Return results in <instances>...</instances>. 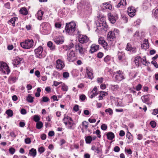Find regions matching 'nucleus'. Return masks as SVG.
<instances>
[{"label":"nucleus","mask_w":158,"mask_h":158,"mask_svg":"<svg viewBox=\"0 0 158 158\" xmlns=\"http://www.w3.org/2000/svg\"><path fill=\"white\" fill-rule=\"evenodd\" d=\"M108 26L106 22V18L104 17L100 19L98 24H97V29L96 31L100 34L106 32L108 30Z\"/></svg>","instance_id":"nucleus-1"},{"label":"nucleus","mask_w":158,"mask_h":158,"mask_svg":"<svg viewBox=\"0 0 158 158\" xmlns=\"http://www.w3.org/2000/svg\"><path fill=\"white\" fill-rule=\"evenodd\" d=\"M63 121L67 129L73 130L75 128L76 123H74L71 117L66 116L64 118Z\"/></svg>","instance_id":"nucleus-2"},{"label":"nucleus","mask_w":158,"mask_h":158,"mask_svg":"<svg viewBox=\"0 0 158 158\" xmlns=\"http://www.w3.org/2000/svg\"><path fill=\"white\" fill-rule=\"evenodd\" d=\"M76 24L75 22H71L66 23L65 29L67 33L69 35H72L75 31Z\"/></svg>","instance_id":"nucleus-3"},{"label":"nucleus","mask_w":158,"mask_h":158,"mask_svg":"<svg viewBox=\"0 0 158 158\" xmlns=\"http://www.w3.org/2000/svg\"><path fill=\"white\" fill-rule=\"evenodd\" d=\"M36 58L39 59L44 58L46 56V54L41 46H39L34 50Z\"/></svg>","instance_id":"nucleus-4"},{"label":"nucleus","mask_w":158,"mask_h":158,"mask_svg":"<svg viewBox=\"0 0 158 158\" xmlns=\"http://www.w3.org/2000/svg\"><path fill=\"white\" fill-rule=\"evenodd\" d=\"M34 42L32 40H26L20 43L21 46L23 48L29 49L34 46Z\"/></svg>","instance_id":"nucleus-5"},{"label":"nucleus","mask_w":158,"mask_h":158,"mask_svg":"<svg viewBox=\"0 0 158 158\" xmlns=\"http://www.w3.org/2000/svg\"><path fill=\"white\" fill-rule=\"evenodd\" d=\"M76 58L75 53L74 51L70 50L68 51L67 59L68 61L73 62L75 60Z\"/></svg>","instance_id":"nucleus-6"},{"label":"nucleus","mask_w":158,"mask_h":158,"mask_svg":"<svg viewBox=\"0 0 158 158\" xmlns=\"http://www.w3.org/2000/svg\"><path fill=\"white\" fill-rule=\"evenodd\" d=\"M0 71L4 74H8L10 72L8 66L6 63L3 62H0Z\"/></svg>","instance_id":"nucleus-7"},{"label":"nucleus","mask_w":158,"mask_h":158,"mask_svg":"<svg viewBox=\"0 0 158 158\" xmlns=\"http://www.w3.org/2000/svg\"><path fill=\"white\" fill-rule=\"evenodd\" d=\"M116 74L115 79L116 81H119L125 79L123 73L122 71H117L116 72Z\"/></svg>","instance_id":"nucleus-8"},{"label":"nucleus","mask_w":158,"mask_h":158,"mask_svg":"<svg viewBox=\"0 0 158 158\" xmlns=\"http://www.w3.org/2000/svg\"><path fill=\"white\" fill-rule=\"evenodd\" d=\"M56 68L59 70L63 69L65 66L64 61L60 59H58L56 61Z\"/></svg>","instance_id":"nucleus-9"},{"label":"nucleus","mask_w":158,"mask_h":158,"mask_svg":"<svg viewBox=\"0 0 158 158\" xmlns=\"http://www.w3.org/2000/svg\"><path fill=\"white\" fill-rule=\"evenodd\" d=\"M115 34L114 32L111 31H109L107 34V40L110 42L114 41L115 39Z\"/></svg>","instance_id":"nucleus-10"},{"label":"nucleus","mask_w":158,"mask_h":158,"mask_svg":"<svg viewBox=\"0 0 158 158\" xmlns=\"http://www.w3.org/2000/svg\"><path fill=\"white\" fill-rule=\"evenodd\" d=\"M118 57L119 60L120 62H122L126 64H127V62L125 57V53L124 52H119L118 53Z\"/></svg>","instance_id":"nucleus-11"},{"label":"nucleus","mask_w":158,"mask_h":158,"mask_svg":"<svg viewBox=\"0 0 158 158\" xmlns=\"http://www.w3.org/2000/svg\"><path fill=\"white\" fill-rule=\"evenodd\" d=\"M108 17L110 21L112 23H114L118 19L117 15H112L110 13L108 14Z\"/></svg>","instance_id":"nucleus-12"},{"label":"nucleus","mask_w":158,"mask_h":158,"mask_svg":"<svg viewBox=\"0 0 158 158\" xmlns=\"http://www.w3.org/2000/svg\"><path fill=\"white\" fill-rule=\"evenodd\" d=\"M75 48L77 50H78L79 53L81 55H83L85 51V49L83 48L82 44H78L75 46Z\"/></svg>","instance_id":"nucleus-13"},{"label":"nucleus","mask_w":158,"mask_h":158,"mask_svg":"<svg viewBox=\"0 0 158 158\" xmlns=\"http://www.w3.org/2000/svg\"><path fill=\"white\" fill-rule=\"evenodd\" d=\"M136 11L135 9L133 6L129 7L128 8L127 12L128 15L131 17H133L135 15Z\"/></svg>","instance_id":"nucleus-14"},{"label":"nucleus","mask_w":158,"mask_h":158,"mask_svg":"<svg viewBox=\"0 0 158 158\" xmlns=\"http://www.w3.org/2000/svg\"><path fill=\"white\" fill-rule=\"evenodd\" d=\"M78 40L81 44L87 43L89 40V38L86 35H80L79 36Z\"/></svg>","instance_id":"nucleus-15"},{"label":"nucleus","mask_w":158,"mask_h":158,"mask_svg":"<svg viewBox=\"0 0 158 158\" xmlns=\"http://www.w3.org/2000/svg\"><path fill=\"white\" fill-rule=\"evenodd\" d=\"M54 40L57 44H62L64 42V39L63 36H57L54 38Z\"/></svg>","instance_id":"nucleus-16"},{"label":"nucleus","mask_w":158,"mask_h":158,"mask_svg":"<svg viewBox=\"0 0 158 158\" xmlns=\"http://www.w3.org/2000/svg\"><path fill=\"white\" fill-rule=\"evenodd\" d=\"M126 50L128 51H130L133 53H135L136 52V48L135 47H132L130 43H127L126 48Z\"/></svg>","instance_id":"nucleus-17"},{"label":"nucleus","mask_w":158,"mask_h":158,"mask_svg":"<svg viewBox=\"0 0 158 158\" xmlns=\"http://www.w3.org/2000/svg\"><path fill=\"white\" fill-rule=\"evenodd\" d=\"M98 94V93L97 91V87L95 86L93 90L89 93V97L90 98H92L96 96Z\"/></svg>","instance_id":"nucleus-18"},{"label":"nucleus","mask_w":158,"mask_h":158,"mask_svg":"<svg viewBox=\"0 0 158 158\" xmlns=\"http://www.w3.org/2000/svg\"><path fill=\"white\" fill-rule=\"evenodd\" d=\"M99 46L95 44H93L91 46L90 49L89 50V52L92 53L97 51L99 49Z\"/></svg>","instance_id":"nucleus-19"},{"label":"nucleus","mask_w":158,"mask_h":158,"mask_svg":"<svg viewBox=\"0 0 158 158\" xmlns=\"http://www.w3.org/2000/svg\"><path fill=\"white\" fill-rule=\"evenodd\" d=\"M110 88L113 92H115L120 90V88L118 85H110Z\"/></svg>","instance_id":"nucleus-20"},{"label":"nucleus","mask_w":158,"mask_h":158,"mask_svg":"<svg viewBox=\"0 0 158 158\" xmlns=\"http://www.w3.org/2000/svg\"><path fill=\"white\" fill-rule=\"evenodd\" d=\"M42 26L43 30L45 32H46V31L49 29V24L46 22H44L42 23L41 25Z\"/></svg>","instance_id":"nucleus-21"},{"label":"nucleus","mask_w":158,"mask_h":158,"mask_svg":"<svg viewBox=\"0 0 158 158\" xmlns=\"http://www.w3.org/2000/svg\"><path fill=\"white\" fill-rule=\"evenodd\" d=\"M44 14V12L41 10H39L36 15V16L37 19L39 20H41L42 19L43 15Z\"/></svg>","instance_id":"nucleus-22"},{"label":"nucleus","mask_w":158,"mask_h":158,"mask_svg":"<svg viewBox=\"0 0 158 158\" xmlns=\"http://www.w3.org/2000/svg\"><path fill=\"white\" fill-rule=\"evenodd\" d=\"M80 5L82 6V8H85L86 7H89V3L86 0H82L80 2Z\"/></svg>","instance_id":"nucleus-23"},{"label":"nucleus","mask_w":158,"mask_h":158,"mask_svg":"<svg viewBox=\"0 0 158 158\" xmlns=\"http://www.w3.org/2000/svg\"><path fill=\"white\" fill-rule=\"evenodd\" d=\"M86 73L87 74L88 78L92 79L93 78V73L92 70L87 69H86Z\"/></svg>","instance_id":"nucleus-24"},{"label":"nucleus","mask_w":158,"mask_h":158,"mask_svg":"<svg viewBox=\"0 0 158 158\" xmlns=\"http://www.w3.org/2000/svg\"><path fill=\"white\" fill-rule=\"evenodd\" d=\"M22 59L19 57H16L14 59L13 62V64L15 67H17V65L20 64L21 61Z\"/></svg>","instance_id":"nucleus-25"},{"label":"nucleus","mask_w":158,"mask_h":158,"mask_svg":"<svg viewBox=\"0 0 158 158\" xmlns=\"http://www.w3.org/2000/svg\"><path fill=\"white\" fill-rule=\"evenodd\" d=\"M141 58L139 56H137L136 57L134 61L136 65L138 67L139 64L141 63Z\"/></svg>","instance_id":"nucleus-26"},{"label":"nucleus","mask_w":158,"mask_h":158,"mask_svg":"<svg viewBox=\"0 0 158 158\" xmlns=\"http://www.w3.org/2000/svg\"><path fill=\"white\" fill-rule=\"evenodd\" d=\"M102 8L103 9H108L110 10L112 9V6L110 4L106 3H103Z\"/></svg>","instance_id":"nucleus-27"},{"label":"nucleus","mask_w":158,"mask_h":158,"mask_svg":"<svg viewBox=\"0 0 158 158\" xmlns=\"http://www.w3.org/2000/svg\"><path fill=\"white\" fill-rule=\"evenodd\" d=\"M58 15L60 17H63L65 15V10L64 8L60 9L58 11Z\"/></svg>","instance_id":"nucleus-28"},{"label":"nucleus","mask_w":158,"mask_h":158,"mask_svg":"<svg viewBox=\"0 0 158 158\" xmlns=\"http://www.w3.org/2000/svg\"><path fill=\"white\" fill-rule=\"evenodd\" d=\"M126 5V0H121L118 4L117 5L118 8L122 7Z\"/></svg>","instance_id":"nucleus-29"},{"label":"nucleus","mask_w":158,"mask_h":158,"mask_svg":"<svg viewBox=\"0 0 158 158\" xmlns=\"http://www.w3.org/2000/svg\"><path fill=\"white\" fill-rule=\"evenodd\" d=\"M108 95V93L104 91H101L100 92V94L99 95V100H102L103 97Z\"/></svg>","instance_id":"nucleus-30"},{"label":"nucleus","mask_w":158,"mask_h":158,"mask_svg":"<svg viewBox=\"0 0 158 158\" xmlns=\"http://www.w3.org/2000/svg\"><path fill=\"white\" fill-rule=\"evenodd\" d=\"M29 154L31 156L35 157L36 155V149L32 148L29 151Z\"/></svg>","instance_id":"nucleus-31"},{"label":"nucleus","mask_w":158,"mask_h":158,"mask_svg":"<svg viewBox=\"0 0 158 158\" xmlns=\"http://www.w3.org/2000/svg\"><path fill=\"white\" fill-rule=\"evenodd\" d=\"M107 136L108 139L112 140L114 137V134L112 132H108L107 134Z\"/></svg>","instance_id":"nucleus-32"},{"label":"nucleus","mask_w":158,"mask_h":158,"mask_svg":"<svg viewBox=\"0 0 158 158\" xmlns=\"http://www.w3.org/2000/svg\"><path fill=\"white\" fill-rule=\"evenodd\" d=\"M19 12L21 14L24 15H26L27 14V10L25 7L21 8L19 10Z\"/></svg>","instance_id":"nucleus-33"},{"label":"nucleus","mask_w":158,"mask_h":158,"mask_svg":"<svg viewBox=\"0 0 158 158\" xmlns=\"http://www.w3.org/2000/svg\"><path fill=\"white\" fill-rule=\"evenodd\" d=\"M149 96V95H147L141 97V99L143 102L146 103L148 101Z\"/></svg>","instance_id":"nucleus-34"},{"label":"nucleus","mask_w":158,"mask_h":158,"mask_svg":"<svg viewBox=\"0 0 158 158\" xmlns=\"http://www.w3.org/2000/svg\"><path fill=\"white\" fill-rule=\"evenodd\" d=\"M91 149L98 154H99L101 152V150L99 149L98 147L95 146H92Z\"/></svg>","instance_id":"nucleus-35"},{"label":"nucleus","mask_w":158,"mask_h":158,"mask_svg":"<svg viewBox=\"0 0 158 158\" xmlns=\"http://www.w3.org/2000/svg\"><path fill=\"white\" fill-rule=\"evenodd\" d=\"M141 47L142 48L146 49L148 48L149 47V46L148 44V43L145 42V43L142 44L141 45Z\"/></svg>","instance_id":"nucleus-36"},{"label":"nucleus","mask_w":158,"mask_h":158,"mask_svg":"<svg viewBox=\"0 0 158 158\" xmlns=\"http://www.w3.org/2000/svg\"><path fill=\"white\" fill-rule=\"evenodd\" d=\"M18 20V18L16 17H15L12 18L9 21V22L11 23L13 26H14L15 25V22L16 20Z\"/></svg>","instance_id":"nucleus-37"},{"label":"nucleus","mask_w":158,"mask_h":158,"mask_svg":"<svg viewBox=\"0 0 158 158\" xmlns=\"http://www.w3.org/2000/svg\"><path fill=\"white\" fill-rule=\"evenodd\" d=\"M92 140V138L91 136H88L85 137V140L86 143H90Z\"/></svg>","instance_id":"nucleus-38"},{"label":"nucleus","mask_w":158,"mask_h":158,"mask_svg":"<svg viewBox=\"0 0 158 158\" xmlns=\"http://www.w3.org/2000/svg\"><path fill=\"white\" fill-rule=\"evenodd\" d=\"M106 50H108L109 49V47L106 41H105L101 44Z\"/></svg>","instance_id":"nucleus-39"},{"label":"nucleus","mask_w":158,"mask_h":158,"mask_svg":"<svg viewBox=\"0 0 158 158\" xmlns=\"http://www.w3.org/2000/svg\"><path fill=\"white\" fill-rule=\"evenodd\" d=\"M6 113L9 117L12 116L13 114L12 110L10 109L7 110L6 112Z\"/></svg>","instance_id":"nucleus-40"},{"label":"nucleus","mask_w":158,"mask_h":158,"mask_svg":"<svg viewBox=\"0 0 158 158\" xmlns=\"http://www.w3.org/2000/svg\"><path fill=\"white\" fill-rule=\"evenodd\" d=\"M43 124L40 121L37 122L36 124V127L37 129H41L43 127Z\"/></svg>","instance_id":"nucleus-41"},{"label":"nucleus","mask_w":158,"mask_h":158,"mask_svg":"<svg viewBox=\"0 0 158 158\" xmlns=\"http://www.w3.org/2000/svg\"><path fill=\"white\" fill-rule=\"evenodd\" d=\"M52 43L51 41H49L48 43V46L50 48L51 50H53L55 49V47L52 45Z\"/></svg>","instance_id":"nucleus-42"},{"label":"nucleus","mask_w":158,"mask_h":158,"mask_svg":"<svg viewBox=\"0 0 158 158\" xmlns=\"http://www.w3.org/2000/svg\"><path fill=\"white\" fill-rule=\"evenodd\" d=\"M34 98L31 95H29L27 98V101L30 103H32L33 102Z\"/></svg>","instance_id":"nucleus-43"},{"label":"nucleus","mask_w":158,"mask_h":158,"mask_svg":"<svg viewBox=\"0 0 158 158\" xmlns=\"http://www.w3.org/2000/svg\"><path fill=\"white\" fill-rule=\"evenodd\" d=\"M111 60V57L109 55H107L104 59V61L106 63H108Z\"/></svg>","instance_id":"nucleus-44"},{"label":"nucleus","mask_w":158,"mask_h":158,"mask_svg":"<svg viewBox=\"0 0 158 158\" xmlns=\"http://www.w3.org/2000/svg\"><path fill=\"white\" fill-rule=\"evenodd\" d=\"M105 112L106 113H108L110 115H111L113 114V111L112 109L111 108H109L106 109L105 110Z\"/></svg>","instance_id":"nucleus-45"},{"label":"nucleus","mask_w":158,"mask_h":158,"mask_svg":"<svg viewBox=\"0 0 158 158\" xmlns=\"http://www.w3.org/2000/svg\"><path fill=\"white\" fill-rule=\"evenodd\" d=\"M54 25L56 28H60L61 26V24L60 22H56L54 23Z\"/></svg>","instance_id":"nucleus-46"},{"label":"nucleus","mask_w":158,"mask_h":158,"mask_svg":"<svg viewBox=\"0 0 158 158\" xmlns=\"http://www.w3.org/2000/svg\"><path fill=\"white\" fill-rule=\"evenodd\" d=\"M73 44L72 43H71L68 45L66 46L67 48L65 50L66 51L68 49L69 50L70 49L73 48Z\"/></svg>","instance_id":"nucleus-47"},{"label":"nucleus","mask_w":158,"mask_h":158,"mask_svg":"<svg viewBox=\"0 0 158 158\" xmlns=\"http://www.w3.org/2000/svg\"><path fill=\"white\" fill-rule=\"evenodd\" d=\"M153 16L154 18L158 19V8L154 11Z\"/></svg>","instance_id":"nucleus-48"},{"label":"nucleus","mask_w":158,"mask_h":158,"mask_svg":"<svg viewBox=\"0 0 158 158\" xmlns=\"http://www.w3.org/2000/svg\"><path fill=\"white\" fill-rule=\"evenodd\" d=\"M150 124L153 128H154L156 126V123L153 121H151L150 123Z\"/></svg>","instance_id":"nucleus-49"},{"label":"nucleus","mask_w":158,"mask_h":158,"mask_svg":"<svg viewBox=\"0 0 158 158\" xmlns=\"http://www.w3.org/2000/svg\"><path fill=\"white\" fill-rule=\"evenodd\" d=\"M105 41L104 40V39L103 37H99L98 40L99 44H102Z\"/></svg>","instance_id":"nucleus-50"},{"label":"nucleus","mask_w":158,"mask_h":158,"mask_svg":"<svg viewBox=\"0 0 158 158\" xmlns=\"http://www.w3.org/2000/svg\"><path fill=\"white\" fill-rule=\"evenodd\" d=\"M33 119L35 121L37 122L40 120V117L38 115H35L34 116Z\"/></svg>","instance_id":"nucleus-51"},{"label":"nucleus","mask_w":158,"mask_h":158,"mask_svg":"<svg viewBox=\"0 0 158 158\" xmlns=\"http://www.w3.org/2000/svg\"><path fill=\"white\" fill-rule=\"evenodd\" d=\"M68 87L65 85L63 84L62 85V89L63 91H67L68 90Z\"/></svg>","instance_id":"nucleus-52"},{"label":"nucleus","mask_w":158,"mask_h":158,"mask_svg":"<svg viewBox=\"0 0 158 158\" xmlns=\"http://www.w3.org/2000/svg\"><path fill=\"white\" fill-rule=\"evenodd\" d=\"M49 99L47 97L44 96L42 98V101L43 102H47Z\"/></svg>","instance_id":"nucleus-53"},{"label":"nucleus","mask_w":158,"mask_h":158,"mask_svg":"<svg viewBox=\"0 0 158 158\" xmlns=\"http://www.w3.org/2000/svg\"><path fill=\"white\" fill-rule=\"evenodd\" d=\"M107 128V125L105 124H102L101 126V129L103 131L106 130Z\"/></svg>","instance_id":"nucleus-54"},{"label":"nucleus","mask_w":158,"mask_h":158,"mask_svg":"<svg viewBox=\"0 0 158 158\" xmlns=\"http://www.w3.org/2000/svg\"><path fill=\"white\" fill-rule=\"evenodd\" d=\"M103 78L102 77H98L97 79V82L98 83L101 84L103 81Z\"/></svg>","instance_id":"nucleus-55"},{"label":"nucleus","mask_w":158,"mask_h":158,"mask_svg":"<svg viewBox=\"0 0 158 158\" xmlns=\"http://www.w3.org/2000/svg\"><path fill=\"white\" fill-rule=\"evenodd\" d=\"M63 76L64 78H68L69 76V73L67 72H64L63 73Z\"/></svg>","instance_id":"nucleus-56"},{"label":"nucleus","mask_w":158,"mask_h":158,"mask_svg":"<svg viewBox=\"0 0 158 158\" xmlns=\"http://www.w3.org/2000/svg\"><path fill=\"white\" fill-rule=\"evenodd\" d=\"M15 151V149L13 148H10L9 149V152L10 153L12 154H13L14 153Z\"/></svg>","instance_id":"nucleus-57"},{"label":"nucleus","mask_w":158,"mask_h":158,"mask_svg":"<svg viewBox=\"0 0 158 158\" xmlns=\"http://www.w3.org/2000/svg\"><path fill=\"white\" fill-rule=\"evenodd\" d=\"M45 149L44 147H40L38 149L39 152L40 153H43Z\"/></svg>","instance_id":"nucleus-58"},{"label":"nucleus","mask_w":158,"mask_h":158,"mask_svg":"<svg viewBox=\"0 0 158 158\" xmlns=\"http://www.w3.org/2000/svg\"><path fill=\"white\" fill-rule=\"evenodd\" d=\"M73 109L75 111H77L79 109L78 105H75L73 107Z\"/></svg>","instance_id":"nucleus-59"},{"label":"nucleus","mask_w":158,"mask_h":158,"mask_svg":"<svg viewBox=\"0 0 158 158\" xmlns=\"http://www.w3.org/2000/svg\"><path fill=\"white\" fill-rule=\"evenodd\" d=\"M62 82H58L56 81H54L53 82V85L54 86H57L61 84Z\"/></svg>","instance_id":"nucleus-60"},{"label":"nucleus","mask_w":158,"mask_h":158,"mask_svg":"<svg viewBox=\"0 0 158 158\" xmlns=\"http://www.w3.org/2000/svg\"><path fill=\"white\" fill-rule=\"evenodd\" d=\"M151 63L152 64L154 65L156 68H158V65L157 64V63L156 61L155 60H153L152 61Z\"/></svg>","instance_id":"nucleus-61"},{"label":"nucleus","mask_w":158,"mask_h":158,"mask_svg":"<svg viewBox=\"0 0 158 158\" xmlns=\"http://www.w3.org/2000/svg\"><path fill=\"white\" fill-rule=\"evenodd\" d=\"M25 142L26 144H29L31 142L30 138H28L25 139Z\"/></svg>","instance_id":"nucleus-62"},{"label":"nucleus","mask_w":158,"mask_h":158,"mask_svg":"<svg viewBox=\"0 0 158 158\" xmlns=\"http://www.w3.org/2000/svg\"><path fill=\"white\" fill-rule=\"evenodd\" d=\"M127 137L129 139H131L132 138V136L129 132L127 133Z\"/></svg>","instance_id":"nucleus-63"},{"label":"nucleus","mask_w":158,"mask_h":158,"mask_svg":"<svg viewBox=\"0 0 158 158\" xmlns=\"http://www.w3.org/2000/svg\"><path fill=\"white\" fill-rule=\"evenodd\" d=\"M85 96L83 94L81 95L80 96V99L82 101L84 100L85 99Z\"/></svg>","instance_id":"nucleus-64"}]
</instances>
